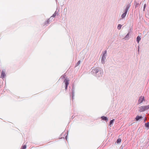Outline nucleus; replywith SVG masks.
Listing matches in <instances>:
<instances>
[{
  "label": "nucleus",
  "mask_w": 149,
  "mask_h": 149,
  "mask_svg": "<svg viewBox=\"0 0 149 149\" xmlns=\"http://www.w3.org/2000/svg\"><path fill=\"white\" fill-rule=\"evenodd\" d=\"M128 8H129L127 7V8H126L125 9V13L122 15L121 17L122 18H124L125 17L127 11L128 10Z\"/></svg>",
  "instance_id": "obj_1"
},
{
  "label": "nucleus",
  "mask_w": 149,
  "mask_h": 149,
  "mask_svg": "<svg viewBox=\"0 0 149 149\" xmlns=\"http://www.w3.org/2000/svg\"><path fill=\"white\" fill-rule=\"evenodd\" d=\"M144 100V98L143 96H141L138 101V103L140 104L142 102L143 100Z\"/></svg>",
  "instance_id": "obj_2"
},
{
  "label": "nucleus",
  "mask_w": 149,
  "mask_h": 149,
  "mask_svg": "<svg viewBox=\"0 0 149 149\" xmlns=\"http://www.w3.org/2000/svg\"><path fill=\"white\" fill-rule=\"evenodd\" d=\"M58 12H57L56 11L53 14V15L50 17V18L49 19H51L52 17H55L56 16H58Z\"/></svg>",
  "instance_id": "obj_3"
},
{
  "label": "nucleus",
  "mask_w": 149,
  "mask_h": 149,
  "mask_svg": "<svg viewBox=\"0 0 149 149\" xmlns=\"http://www.w3.org/2000/svg\"><path fill=\"white\" fill-rule=\"evenodd\" d=\"M142 108L143 109V110L144 111L149 109V105L142 107Z\"/></svg>",
  "instance_id": "obj_4"
},
{
  "label": "nucleus",
  "mask_w": 149,
  "mask_h": 149,
  "mask_svg": "<svg viewBox=\"0 0 149 149\" xmlns=\"http://www.w3.org/2000/svg\"><path fill=\"white\" fill-rule=\"evenodd\" d=\"M104 54H103L102 58V63H104V60L105 59Z\"/></svg>",
  "instance_id": "obj_5"
},
{
  "label": "nucleus",
  "mask_w": 149,
  "mask_h": 149,
  "mask_svg": "<svg viewBox=\"0 0 149 149\" xmlns=\"http://www.w3.org/2000/svg\"><path fill=\"white\" fill-rule=\"evenodd\" d=\"M142 118V117L141 116H137L135 119L136 120V121H137L140 120V119Z\"/></svg>",
  "instance_id": "obj_6"
},
{
  "label": "nucleus",
  "mask_w": 149,
  "mask_h": 149,
  "mask_svg": "<svg viewBox=\"0 0 149 149\" xmlns=\"http://www.w3.org/2000/svg\"><path fill=\"white\" fill-rule=\"evenodd\" d=\"M101 118L102 120H108V119L106 117H105L104 116H102L101 117Z\"/></svg>",
  "instance_id": "obj_7"
},
{
  "label": "nucleus",
  "mask_w": 149,
  "mask_h": 149,
  "mask_svg": "<svg viewBox=\"0 0 149 149\" xmlns=\"http://www.w3.org/2000/svg\"><path fill=\"white\" fill-rule=\"evenodd\" d=\"M93 70L96 73H97L99 70V68H96L95 69H94Z\"/></svg>",
  "instance_id": "obj_8"
},
{
  "label": "nucleus",
  "mask_w": 149,
  "mask_h": 149,
  "mask_svg": "<svg viewBox=\"0 0 149 149\" xmlns=\"http://www.w3.org/2000/svg\"><path fill=\"white\" fill-rule=\"evenodd\" d=\"M5 75V72L3 71L2 72L1 76L2 77H4Z\"/></svg>",
  "instance_id": "obj_9"
},
{
  "label": "nucleus",
  "mask_w": 149,
  "mask_h": 149,
  "mask_svg": "<svg viewBox=\"0 0 149 149\" xmlns=\"http://www.w3.org/2000/svg\"><path fill=\"white\" fill-rule=\"evenodd\" d=\"M65 74H64L63 75V77L62 76L61 77V78H62V79H63V78H64V80H63V83H64L65 84Z\"/></svg>",
  "instance_id": "obj_10"
},
{
  "label": "nucleus",
  "mask_w": 149,
  "mask_h": 149,
  "mask_svg": "<svg viewBox=\"0 0 149 149\" xmlns=\"http://www.w3.org/2000/svg\"><path fill=\"white\" fill-rule=\"evenodd\" d=\"M141 38L140 37L138 36L136 38V41L138 43H139V41L141 40Z\"/></svg>",
  "instance_id": "obj_11"
},
{
  "label": "nucleus",
  "mask_w": 149,
  "mask_h": 149,
  "mask_svg": "<svg viewBox=\"0 0 149 149\" xmlns=\"http://www.w3.org/2000/svg\"><path fill=\"white\" fill-rule=\"evenodd\" d=\"M145 125L146 127L148 129H149V122L148 123H146Z\"/></svg>",
  "instance_id": "obj_12"
},
{
  "label": "nucleus",
  "mask_w": 149,
  "mask_h": 149,
  "mask_svg": "<svg viewBox=\"0 0 149 149\" xmlns=\"http://www.w3.org/2000/svg\"><path fill=\"white\" fill-rule=\"evenodd\" d=\"M121 140L120 139H118L117 141V143H118L121 142Z\"/></svg>",
  "instance_id": "obj_13"
},
{
  "label": "nucleus",
  "mask_w": 149,
  "mask_h": 149,
  "mask_svg": "<svg viewBox=\"0 0 149 149\" xmlns=\"http://www.w3.org/2000/svg\"><path fill=\"white\" fill-rule=\"evenodd\" d=\"M68 84H69L68 81L67 80L66 81V83H65V84H66V89L67 88V85H68Z\"/></svg>",
  "instance_id": "obj_14"
},
{
  "label": "nucleus",
  "mask_w": 149,
  "mask_h": 149,
  "mask_svg": "<svg viewBox=\"0 0 149 149\" xmlns=\"http://www.w3.org/2000/svg\"><path fill=\"white\" fill-rule=\"evenodd\" d=\"M122 26V25L121 24H119L118 26V29H120Z\"/></svg>",
  "instance_id": "obj_15"
},
{
  "label": "nucleus",
  "mask_w": 149,
  "mask_h": 149,
  "mask_svg": "<svg viewBox=\"0 0 149 149\" xmlns=\"http://www.w3.org/2000/svg\"><path fill=\"white\" fill-rule=\"evenodd\" d=\"M114 119H113L112 120H111L110 122V125H111V124H112L113 123L114 121Z\"/></svg>",
  "instance_id": "obj_16"
},
{
  "label": "nucleus",
  "mask_w": 149,
  "mask_h": 149,
  "mask_svg": "<svg viewBox=\"0 0 149 149\" xmlns=\"http://www.w3.org/2000/svg\"><path fill=\"white\" fill-rule=\"evenodd\" d=\"M26 145H24L22 147V149H25L26 148Z\"/></svg>",
  "instance_id": "obj_17"
},
{
  "label": "nucleus",
  "mask_w": 149,
  "mask_h": 149,
  "mask_svg": "<svg viewBox=\"0 0 149 149\" xmlns=\"http://www.w3.org/2000/svg\"><path fill=\"white\" fill-rule=\"evenodd\" d=\"M49 21V19H48L45 22V24H48Z\"/></svg>",
  "instance_id": "obj_18"
},
{
  "label": "nucleus",
  "mask_w": 149,
  "mask_h": 149,
  "mask_svg": "<svg viewBox=\"0 0 149 149\" xmlns=\"http://www.w3.org/2000/svg\"><path fill=\"white\" fill-rule=\"evenodd\" d=\"M80 63V61H79L77 63V65H79Z\"/></svg>",
  "instance_id": "obj_19"
},
{
  "label": "nucleus",
  "mask_w": 149,
  "mask_h": 149,
  "mask_svg": "<svg viewBox=\"0 0 149 149\" xmlns=\"http://www.w3.org/2000/svg\"><path fill=\"white\" fill-rule=\"evenodd\" d=\"M146 4H145L144 5V7H143V8H144V10L145 9V8L146 7Z\"/></svg>",
  "instance_id": "obj_20"
},
{
  "label": "nucleus",
  "mask_w": 149,
  "mask_h": 149,
  "mask_svg": "<svg viewBox=\"0 0 149 149\" xmlns=\"http://www.w3.org/2000/svg\"><path fill=\"white\" fill-rule=\"evenodd\" d=\"M104 54H104V56H105V54H106L107 53V51H104Z\"/></svg>",
  "instance_id": "obj_21"
},
{
  "label": "nucleus",
  "mask_w": 149,
  "mask_h": 149,
  "mask_svg": "<svg viewBox=\"0 0 149 149\" xmlns=\"http://www.w3.org/2000/svg\"><path fill=\"white\" fill-rule=\"evenodd\" d=\"M63 138V139L64 140V137H61V139H62Z\"/></svg>",
  "instance_id": "obj_22"
},
{
  "label": "nucleus",
  "mask_w": 149,
  "mask_h": 149,
  "mask_svg": "<svg viewBox=\"0 0 149 149\" xmlns=\"http://www.w3.org/2000/svg\"><path fill=\"white\" fill-rule=\"evenodd\" d=\"M61 136H63V135H64V134H62L61 135Z\"/></svg>",
  "instance_id": "obj_23"
}]
</instances>
